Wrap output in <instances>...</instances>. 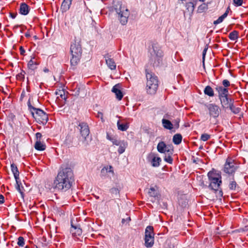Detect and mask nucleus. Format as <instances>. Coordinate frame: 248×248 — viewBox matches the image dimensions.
<instances>
[{
	"instance_id": "nucleus-27",
	"label": "nucleus",
	"mask_w": 248,
	"mask_h": 248,
	"mask_svg": "<svg viewBox=\"0 0 248 248\" xmlns=\"http://www.w3.org/2000/svg\"><path fill=\"white\" fill-rule=\"evenodd\" d=\"M162 123L163 127L167 129L171 130L173 128V124L171 122L168 120L163 119Z\"/></svg>"
},
{
	"instance_id": "nucleus-46",
	"label": "nucleus",
	"mask_w": 248,
	"mask_h": 248,
	"mask_svg": "<svg viewBox=\"0 0 248 248\" xmlns=\"http://www.w3.org/2000/svg\"><path fill=\"white\" fill-rule=\"evenodd\" d=\"M96 117L100 118V119L102 122H104L105 121V120H104V117H103V114L102 112H98Z\"/></svg>"
},
{
	"instance_id": "nucleus-28",
	"label": "nucleus",
	"mask_w": 248,
	"mask_h": 248,
	"mask_svg": "<svg viewBox=\"0 0 248 248\" xmlns=\"http://www.w3.org/2000/svg\"><path fill=\"white\" fill-rule=\"evenodd\" d=\"M107 139L108 140L111 141L114 145H116L117 146L120 145V143L122 141L118 140L115 136H111L108 133H107Z\"/></svg>"
},
{
	"instance_id": "nucleus-43",
	"label": "nucleus",
	"mask_w": 248,
	"mask_h": 248,
	"mask_svg": "<svg viewBox=\"0 0 248 248\" xmlns=\"http://www.w3.org/2000/svg\"><path fill=\"white\" fill-rule=\"evenodd\" d=\"M233 2L235 6H240L242 5L243 0H233Z\"/></svg>"
},
{
	"instance_id": "nucleus-50",
	"label": "nucleus",
	"mask_w": 248,
	"mask_h": 248,
	"mask_svg": "<svg viewBox=\"0 0 248 248\" xmlns=\"http://www.w3.org/2000/svg\"><path fill=\"white\" fill-rule=\"evenodd\" d=\"M16 183L17 184V186L16 187L17 190L20 193V194L22 195H23V192L22 191V190H21V188L20 187V186H19V184L18 183V181H16Z\"/></svg>"
},
{
	"instance_id": "nucleus-21",
	"label": "nucleus",
	"mask_w": 248,
	"mask_h": 248,
	"mask_svg": "<svg viewBox=\"0 0 248 248\" xmlns=\"http://www.w3.org/2000/svg\"><path fill=\"white\" fill-rule=\"evenodd\" d=\"M30 11L29 6L25 3H21L19 8V13L23 15H27Z\"/></svg>"
},
{
	"instance_id": "nucleus-35",
	"label": "nucleus",
	"mask_w": 248,
	"mask_h": 248,
	"mask_svg": "<svg viewBox=\"0 0 248 248\" xmlns=\"http://www.w3.org/2000/svg\"><path fill=\"white\" fill-rule=\"evenodd\" d=\"M238 31H233L230 33L229 38L231 40H236L238 38Z\"/></svg>"
},
{
	"instance_id": "nucleus-2",
	"label": "nucleus",
	"mask_w": 248,
	"mask_h": 248,
	"mask_svg": "<svg viewBox=\"0 0 248 248\" xmlns=\"http://www.w3.org/2000/svg\"><path fill=\"white\" fill-rule=\"evenodd\" d=\"M147 78L146 90L147 93L150 94H155L158 87V80L157 77L152 72L146 70Z\"/></svg>"
},
{
	"instance_id": "nucleus-41",
	"label": "nucleus",
	"mask_w": 248,
	"mask_h": 248,
	"mask_svg": "<svg viewBox=\"0 0 248 248\" xmlns=\"http://www.w3.org/2000/svg\"><path fill=\"white\" fill-rule=\"evenodd\" d=\"M17 245L19 247H23L25 245V240L23 237L19 236L18 238Z\"/></svg>"
},
{
	"instance_id": "nucleus-4",
	"label": "nucleus",
	"mask_w": 248,
	"mask_h": 248,
	"mask_svg": "<svg viewBox=\"0 0 248 248\" xmlns=\"http://www.w3.org/2000/svg\"><path fill=\"white\" fill-rule=\"evenodd\" d=\"M151 59L154 62V64L158 66L162 62L163 52L157 45H153V51L151 52Z\"/></svg>"
},
{
	"instance_id": "nucleus-30",
	"label": "nucleus",
	"mask_w": 248,
	"mask_h": 248,
	"mask_svg": "<svg viewBox=\"0 0 248 248\" xmlns=\"http://www.w3.org/2000/svg\"><path fill=\"white\" fill-rule=\"evenodd\" d=\"M11 170L14 174V177L17 181V180L19 178V171L17 166L16 164L13 163L11 165Z\"/></svg>"
},
{
	"instance_id": "nucleus-6",
	"label": "nucleus",
	"mask_w": 248,
	"mask_h": 248,
	"mask_svg": "<svg viewBox=\"0 0 248 248\" xmlns=\"http://www.w3.org/2000/svg\"><path fill=\"white\" fill-rule=\"evenodd\" d=\"M154 232L153 227L148 226L145 231V245L147 248L152 247L154 244Z\"/></svg>"
},
{
	"instance_id": "nucleus-39",
	"label": "nucleus",
	"mask_w": 248,
	"mask_h": 248,
	"mask_svg": "<svg viewBox=\"0 0 248 248\" xmlns=\"http://www.w3.org/2000/svg\"><path fill=\"white\" fill-rule=\"evenodd\" d=\"M229 108L234 114L239 113L241 110L240 108L234 107L233 103H232V105L229 107Z\"/></svg>"
},
{
	"instance_id": "nucleus-12",
	"label": "nucleus",
	"mask_w": 248,
	"mask_h": 248,
	"mask_svg": "<svg viewBox=\"0 0 248 248\" xmlns=\"http://www.w3.org/2000/svg\"><path fill=\"white\" fill-rule=\"evenodd\" d=\"M210 182L209 187L215 191V192L219 190L220 185L222 183L221 179H209Z\"/></svg>"
},
{
	"instance_id": "nucleus-5",
	"label": "nucleus",
	"mask_w": 248,
	"mask_h": 248,
	"mask_svg": "<svg viewBox=\"0 0 248 248\" xmlns=\"http://www.w3.org/2000/svg\"><path fill=\"white\" fill-rule=\"evenodd\" d=\"M31 114L33 118L40 124H45L48 121L47 114L40 108H33Z\"/></svg>"
},
{
	"instance_id": "nucleus-26",
	"label": "nucleus",
	"mask_w": 248,
	"mask_h": 248,
	"mask_svg": "<svg viewBox=\"0 0 248 248\" xmlns=\"http://www.w3.org/2000/svg\"><path fill=\"white\" fill-rule=\"evenodd\" d=\"M161 162V158L159 156H153L151 160V164L152 166L154 167H157L160 165Z\"/></svg>"
},
{
	"instance_id": "nucleus-62",
	"label": "nucleus",
	"mask_w": 248,
	"mask_h": 248,
	"mask_svg": "<svg viewBox=\"0 0 248 248\" xmlns=\"http://www.w3.org/2000/svg\"><path fill=\"white\" fill-rule=\"evenodd\" d=\"M178 126H179V124H177V127H178Z\"/></svg>"
},
{
	"instance_id": "nucleus-53",
	"label": "nucleus",
	"mask_w": 248,
	"mask_h": 248,
	"mask_svg": "<svg viewBox=\"0 0 248 248\" xmlns=\"http://www.w3.org/2000/svg\"><path fill=\"white\" fill-rule=\"evenodd\" d=\"M206 49H204L203 51V52H202V55H203V57H202V60H203V62H204V59H205V55L206 54Z\"/></svg>"
},
{
	"instance_id": "nucleus-16",
	"label": "nucleus",
	"mask_w": 248,
	"mask_h": 248,
	"mask_svg": "<svg viewBox=\"0 0 248 248\" xmlns=\"http://www.w3.org/2000/svg\"><path fill=\"white\" fill-rule=\"evenodd\" d=\"M40 64V62L34 57H32L28 62V67L29 69L34 70L37 68V66Z\"/></svg>"
},
{
	"instance_id": "nucleus-15",
	"label": "nucleus",
	"mask_w": 248,
	"mask_h": 248,
	"mask_svg": "<svg viewBox=\"0 0 248 248\" xmlns=\"http://www.w3.org/2000/svg\"><path fill=\"white\" fill-rule=\"evenodd\" d=\"M216 90L218 93L219 98L228 95V88L223 87L222 86H217Z\"/></svg>"
},
{
	"instance_id": "nucleus-9",
	"label": "nucleus",
	"mask_w": 248,
	"mask_h": 248,
	"mask_svg": "<svg viewBox=\"0 0 248 248\" xmlns=\"http://www.w3.org/2000/svg\"><path fill=\"white\" fill-rule=\"evenodd\" d=\"M70 52L71 55H81L82 49L80 41L75 40L71 45Z\"/></svg>"
},
{
	"instance_id": "nucleus-32",
	"label": "nucleus",
	"mask_w": 248,
	"mask_h": 248,
	"mask_svg": "<svg viewBox=\"0 0 248 248\" xmlns=\"http://www.w3.org/2000/svg\"><path fill=\"white\" fill-rule=\"evenodd\" d=\"M182 140V136L180 134H176L173 137V142L176 145L179 144Z\"/></svg>"
},
{
	"instance_id": "nucleus-13",
	"label": "nucleus",
	"mask_w": 248,
	"mask_h": 248,
	"mask_svg": "<svg viewBox=\"0 0 248 248\" xmlns=\"http://www.w3.org/2000/svg\"><path fill=\"white\" fill-rule=\"evenodd\" d=\"M222 107L224 109L229 108V107L233 103V100L228 97V95L219 98Z\"/></svg>"
},
{
	"instance_id": "nucleus-7",
	"label": "nucleus",
	"mask_w": 248,
	"mask_h": 248,
	"mask_svg": "<svg viewBox=\"0 0 248 248\" xmlns=\"http://www.w3.org/2000/svg\"><path fill=\"white\" fill-rule=\"evenodd\" d=\"M238 166L233 159L228 158L224 165L223 171L228 174L233 175L238 169Z\"/></svg>"
},
{
	"instance_id": "nucleus-18",
	"label": "nucleus",
	"mask_w": 248,
	"mask_h": 248,
	"mask_svg": "<svg viewBox=\"0 0 248 248\" xmlns=\"http://www.w3.org/2000/svg\"><path fill=\"white\" fill-rule=\"evenodd\" d=\"M112 92L115 93L116 98L119 100H121L122 99L123 94L122 91L120 90V86L119 84H116L113 86L112 89Z\"/></svg>"
},
{
	"instance_id": "nucleus-60",
	"label": "nucleus",
	"mask_w": 248,
	"mask_h": 248,
	"mask_svg": "<svg viewBox=\"0 0 248 248\" xmlns=\"http://www.w3.org/2000/svg\"><path fill=\"white\" fill-rule=\"evenodd\" d=\"M199 1L201 2H204L205 0H199Z\"/></svg>"
},
{
	"instance_id": "nucleus-61",
	"label": "nucleus",
	"mask_w": 248,
	"mask_h": 248,
	"mask_svg": "<svg viewBox=\"0 0 248 248\" xmlns=\"http://www.w3.org/2000/svg\"><path fill=\"white\" fill-rule=\"evenodd\" d=\"M18 26H15L14 27V29H15V28H18Z\"/></svg>"
},
{
	"instance_id": "nucleus-56",
	"label": "nucleus",
	"mask_w": 248,
	"mask_h": 248,
	"mask_svg": "<svg viewBox=\"0 0 248 248\" xmlns=\"http://www.w3.org/2000/svg\"><path fill=\"white\" fill-rule=\"evenodd\" d=\"M110 170H109V172H113V170H112V167L111 166L109 167Z\"/></svg>"
},
{
	"instance_id": "nucleus-37",
	"label": "nucleus",
	"mask_w": 248,
	"mask_h": 248,
	"mask_svg": "<svg viewBox=\"0 0 248 248\" xmlns=\"http://www.w3.org/2000/svg\"><path fill=\"white\" fill-rule=\"evenodd\" d=\"M119 147L118 150V152L120 154H122L125 151V149L126 147L127 144L124 142V141H122L120 143V145H119Z\"/></svg>"
},
{
	"instance_id": "nucleus-34",
	"label": "nucleus",
	"mask_w": 248,
	"mask_h": 248,
	"mask_svg": "<svg viewBox=\"0 0 248 248\" xmlns=\"http://www.w3.org/2000/svg\"><path fill=\"white\" fill-rule=\"evenodd\" d=\"M165 154V155L164 157V160L167 163L171 164L173 162V158L171 157L172 154H170L169 152H167Z\"/></svg>"
},
{
	"instance_id": "nucleus-33",
	"label": "nucleus",
	"mask_w": 248,
	"mask_h": 248,
	"mask_svg": "<svg viewBox=\"0 0 248 248\" xmlns=\"http://www.w3.org/2000/svg\"><path fill=\"white\" fill-rule=\"evenodd\" d=\"M117 124L118 129L122 131H126L129 127L128 124H121L120 121H118Z\"/></svg>"
},
{
	"instance_id": "nucleus-44",
	"label": "nucleus",
	"mask_w": 248,
	"mask_h": 248,
	"mask_svg": "<svg viewBox=\"0 0 248 248\" xmlns=\"http://www.w3.org/2000/svg\"><path fill=\"white\" fill-rule=\"evenodd\" d=\"M222 85L223 87L227 88H228V87L230 86V81L227 79H224L222 81Z\"/></svg>"
},
{
	"instance_id": "nucleus-3",
	"label": "nucleus",
	"mask_w": 248,
	"mask_h": 248,
	"mask_svg": "<svg viewBox=\"0 0 248 248\" xmlns=\"http://www.w3.org/2000/svg\"><path fill=\"white\" fill-rule=\"evenodd\" d=\"M113 7L115 11L119 15V20L123 25H125L128 20L129 12L127 9L123 6L122 2L120 1H113Z\"/></svg>"
},
{
	"instance_id": "nucleus-11",
	"label": "nucleus",
	"mask_w": 248,
	"mask_h": 248,
	"mask_svg": "<svg viewBox=\"0 0 248 248\" xmlns=\"http://www.w3.org/2000/svg\"><path fill=\"white\" fill-rule=\"evenodd\" d=\"M209 114L214 118L217 117L221 111L219 107L215 104H209L207 106Z\"/></svg>"
},
{
	"instance_id": "nucleus-29",
	"label": "nucleus",
	"mask_w": 248,
	"mask_h": 248,
	"mask_svg": "<svg viewBox=\"0 0 248 248\" xmlns=\"http://www.w3.org/2000/svg\"><path fill=\"white\" fill-rule=\"evenodd\" d=\"M229 187L231 190L232 191H236L239 189V186L234 179H232L230 181Z\"/></svg>"
},
{
	"instance_id": "nucleus-14",
	"label": "nucleus",
	"mask_w": 248,
	"mask_h": 248,
	"mask_svg": "<svg viewBox=\"0 0 248 248\" xmlns=\"http://www.w3.org/2000/svg\"><path fill=\"white\" fill-rule=\"evenodd\" d=\"M57 95V99L63 101L62 104H64L67 98V93L64 90H60L56 92Z\"/></svg>"
},
{
	"instance_id": "nucleus-22",
	"label": "nucleus",
	"mask_w": 248,
	"mask_h": 248,
	"mask_svg": "<svg viewBox=\"0 0 248 248\" xmlns=\"http://www.w3.org/2000/svg\"><path fill=\"white\" fill-rule=\"evenodd\" d=\"M72 1V0H63L61 7V9L62 12H65L69 9Z\"/></svg>"
},
{
	"instance_id": "nucleus-59",
	"label": "nucleus",
	"mask_w": 248,
	"mask_h": 248,
	"mask_svg": "<svg viewBox=\"0 0 248 248\" xmlns=\"http://www.w3.org/2000/svg\"><path fill=\"white\" fill-rule=\"evenodd\" d=\"M219 193L221 194V195H222V192L221 190H219Z\"/></svg>"
},
{
	"instance_id": "nucleus-20",
	"label": "nucleus",
	"mask_w": 248,
	"mask_h": 248,
	"mask_svg": "<svg viewBox=\"0 0 248 248\" xmlns=\"http://www.w3.org/2000/svg\"><path fill=\"white\" fill-rule=\"evenodd\" d=\"M72 58L70 60L71 66L73 67V69L75 68L76 66L78 65L79 62L81 55H71Z\"/></svg>"
},
{
	"instance_id": "nucleus-47",
	"label": "nucleus",
	"mask_w": 248,
	"mask_h": 248,
	"mask_svg": "<svg viewBox=\"0 0 248 248\" xmlns=\"http://www.w3.org/2000/svg\"><path fill=\"white\" fill-rule=\"evenodd\" d=\"M20 53L21 55H25V50L22 46L19 47Z\"/></svg>"
},
{
	"instance_id": "nucleus-52",
	"label": "nucleus",
	"mask_w": 248,
	"mask_h": 248,
	"mask_svg": "<svg viewBox=\"0 0 248 248\" xmlns=\"http://www.w3.org/2000/svg\"><path fill=\"white\" fill-rule=\"evenodd\" d=\"M4 202V196L0 194V204H2Z\"/></svg>"
},
{
	"instance_id": "nucleus-48",
	"label": "nucleus",
	"mask_w": 248,
	"mask_h": 248,
	"mask_svg": "<svg viewBox=\"0 0 248 248\" xmlns=\"http://www.w3.org/2000/svg\"><path fill=\"white\" fill-rule=\"evenodd\" d=\"M131 218L130 217H128L126 219L123 218L122 220V223L124 224L125 222H129Z\"/></svg>"
},
{
	"instance_id": "nucleus-42",
	"label": "nucleus",
	"mask_w": 248,
	"mask_h": 248,
	"mask_svg": "<svg viewBox=\"0 0 248 248\" xmlns=\"http://www.w3.org/2000/svg\"><path fill=\"white\" fill-rule=\"evenodd\" d=\"M210 137L211 136L210 135L204 133L201 135V140L203 141H206L208 140L210 138Z\"/></svg>"
},
{
	"instance_id": "nucleus-24",
	"label": "nucleus",
	"mask_w": 248,
	"mask_h": 248,
	"mask_svg": "<svg viewBox=\"0 0 248 248\" xmlns=\"http://www.w3.org/2000/svg\"><path fill=\"white\" fill-rule=\"evenodd\" d=\"M230 11L231 9L230 7H228L225 12L221 16H219L217 20L214 21V24L217 25L221 23L223 20L227 16Z\"/></svg>"
},
{
	"instance_id": "nucleus-55",
	"label": "nucleus",
	"mask_w": 248,
	"mask_h": 248,
	"mask_svg": "<svg viewBox=\"0 0 248 248\" xmlns=\"http://www.w3.org/2000/svg\"><path fill=\"white\" fill-rule=\"evenodd\" d=\"M25 36L27 37H29L31 36L30 35V34L29 32H27L26 33H25Z\"/></svg>"
},
{
	"instance_id": "nucleus-58",
	"label": "nucleus",
	"mask_w": 248,
	"mask_h": 248,
	"mask_svg": "<svg viewBox=\"0 0 248 248\" xmlns=\"http://www.w3.org/2000/svg\"><path fill=\"white\" fill-rule=\"evenodd\" d=\"M11 16H12V17L13 18H15V17H16V16H14V15H11Z\"/></svg>"
},
{
	"instance_id": "nucleus-57",
	"label": "nucleus",
	"mask_w": 248,
	"mask_h": 248,
	"mask_svg": "<svg viewBox=\"0 0 248 248\" xmlns=\"http://www.w3.org/2000/svg\"><path fill=\"white\" fill-rule=\"evenodd\" d=\"M24 96V94L23 93H22V94L21 95V99H22L23 98Z\"/></svg>"
},
{
	"instance_id": "nucleus-51",
	"label": "nucleus",
	"mask_w": 248,
	"mask_h": 248,
	"mask_svg": "<svg viewBox=\"0 0 248 248\" xmlns=\"http://www.w3.org/2000/svg\"><path fill=\"white\" fill-rule=\"evenodd\" d=\"M42 137V134L41 133L38 132L36 134V138L37 140H40L41 138Z\"/></svg>"
},
{
	"instance_id": "nucleus-1",
	"label": "nucleus",
	"mask_w": 248,
	"mask_h": 248,
	"mask_svg": "<svg viewBox=\"0 0 248 248\" xmlns=\"http://www.w3.org/2000/svg\"><path fill=\"white\" fill-rule=\"evenodd\" d=\"M74 182V174L69 168L62 169L54 180V186L58 190L65 192L69 189Z\"/></svg>"
},
{
	"instance_id": "nucleus-17",
	"label": "nucleus",
	"mask_w": 248,
	"mask_h": 248,
	"mask_svg": "<svg viewBox=\"0 0 248 248\" xmlns=\"http://www.w3.org/2000/svg\"><path fill=\"white\" fill-rule=\"evenodd\" d=\"M71 232L73 236L77 237L81 235L82 231L79 227L74 226L71 223Z\"/></svg>"
},
{
	"instance_id": "nucleus-19",
	"label": "nucleus",
	"mask_w": 248,
	"mask_h": 248,
	"mask_svg": "<svg viewBox=\"0 0 248 248\" xmlns=\"http://www.w3.org/2000/svg\"><path fill=\"white\" fill-rule=\"evenodd\" d=\"M106 58V62L108 67L111 70H114L116 69V64L114 60L110 58V56L108 54L105 56Z\"/></svg>"
},
{
	"instance_id": "nucleus-25",
	"label": "nucleus",
	"mask_w": 248,
	"mask_h": 248,
	"mask_svg": "<svg viewBox=\"0 0 248 248\" xmlns=\"http://www.w3.org/2000/svg\"><path fill=\"white\" fill-rule=\"evenodd\" d=\"M46 145L45 143L41 141L40 140H37L35 143L34 148L38 151H44L46 149Z\"/></svg>"
},
{
	"instance_id": "nucleus-23",
	"label": "nucleus",
	"mask_w": 248,
	"mask_h": 248,
	"mask_svg": "<svg viewBox=\"0 0 248 248\" xmlns=\"http://www.w3.org/2000/svg\"><path fill=\"white\" fill-rule=\"evenodd\" d=\"M207 176H208L209 179H221V175L214 169H213L212 170L210 171L208 173Z\"/></svg>"
},
{
	"instance_id": "nucleus-49",
	"label": "nucleus",
	"mask_w": 248,
	"mask_h": 248,
	"mask_svg": "<svg viewBox=\"0 0 248 248\" xmlns=\"http://www.w3.org/2000/svg\"><path fill=\"white\" fill-rule=\"evenodd\" d=\"M28 106L29 109L30 110V111H31V113L33 111V108H35L31 106L30 101H29L28 102Z\"/></svg>"
},
{
	"instance_id": "nucleus-54",
	"label": "nucleus",
	"mask_w": 248,
	"mask_h": 248,
	"mask_svg": "<svg viewBox=\"0 0 248 248\" xmlns=\"http://www.w3.org/2000/svg\"><path fill=\"white\" fill-rule=\"evenodd\" d=\"M43 71L45 73H48L49 72V69L46 67L44 68Z\"/></svg>"
},
{
	"instance_id": "nucleus-45",
	"label": "nucleus",
	"mask_w": 248,
	"mask_h": 248,
	"mask_svg": "<svg viewBox=\"0 0 248 248\" xmlns=\"http://www.w3.org/2000/svg\"><path fill=\"white\" fill-rule=\"evenodd\" d=\"M110 192L112 194L118 195L119 194V190L117 188L113 187L110 189Z\"/></svg>"
},
{
	"instance_id": "nucleus-8",
	"label": "nucleus",
	"mask_w": 248,
	"mask_h": 248,
	"mask_svg": "<svg viewBox=\"0 0 248 248\" xmlns=\"http://www.w3.org/2000/svg\"><path fill=\"white\" fill-rule=\"evenodd\" d=\"M78 126L80 127V134L84 140L83 143L85 146H87L89 144L87 139L88 138L90 133L88 125L85 123H82L79 124Z\"/></svg>"
},
{
	"instance_id": "nucleus-36",
	"label": "nucleus",
	"mask_w": 248,
	"mask_h": 248,
	"mask_svg": "<svg viewBox=\"0 0 248 248\" xmlns=\"http://www.w3.org/2000/svg\"><path fill=\"white\" fill-rule=\"evenodd\" d=\"M195 5L196 4L194 3L193 2H188L186 4V9L191 13H193L194 11Z\"/></svg>"
},
{
	"instance_id": "nucleus-40",
	"label": "nucleus",
	"mask_w": 248,
	"mask_h": 248,
	"mask_svg": "<svg viewBox=\"0 0 248 248\" xmlns=\"http://www.w3.org/2000/svg\"><path fill=\"white\" fill-rule=\"evenodd\" d=\"M148 194L150 196L152 197H155L157 196V192L154 187H151L148 191Z\"/></svg>"
},
{
	"instance_id": "nucleus-38",
	"label": "nucleus",
	"mask_w": 248,
	"mask_h": 248,
	"mask_svg": "<svg viewBox=\"0 0 248 248\" xmlns=\"http://www.w3.org/2000/svg\"><path fill=\"white\" fill-rule=\"evenodd\" d=\"M208 9V5L207 4L203 3L200 5L197 9V12L202 13L204 12Z\"/></svg>"
},
{
	"instance_id": "nucleus-10",
	"label": "nucleus",
	"mask_w": 248,
	"mask_h": 248,
	"mask_svg": "<svg viewBox=\"0 0 248 248\" xmlns=\"http://www.w3.org/2000/svg\"><path fill=\"white\" fill-rule=\"evenodd\" d=\"M157 150L160 153H166L169 152L173 154V148L171 145H167L164 141L159 142L157 146Z\"/></svg>"
},
{
	"instance_id": "nucleus-31",
	"label": "nucleus",
	"mask_w": 248,
	"mask_h": 248,
	"mask_svg": "<svg viewBox=\"0 0 248 248\" xmlns=\"http://www.w3.org/2000/svg\"><path fill=\"white\" fill-rule=\"evenodd\" d=\"M204 93L205 94L210 97L214 96V90L210 86H207L205 87L204 90Z\"/></svg>"
}]
</instances>
